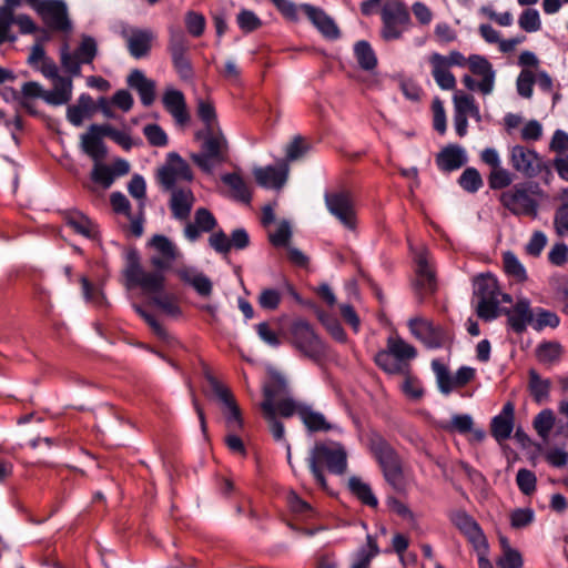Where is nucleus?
<instances>
[{
	"label": "nucleus",
	"mask_w": 568,
	"mask_h": 568,
	"mask_svg": "<svg viewBox=\"0 0 568 568\" xmlns=\"http://www.w3.org/2000/svg\"><path fill=\"white\" fill-rule=\"evenodd\" d=\"M123 275L128 288L140 287L151 297V303L165 315L171 317L181 315L176 296L165 292V275L161 272H146L140 263L136 251L126 253Z\"/></svg>",
	"instance_id": "f257e3e1"
},
{
	"label": "nucleus",
	"mask_w": 568,
	"mask_h": 568,
	"mask_svg": "<svg viewBox=\"0 0 568 568\" xmlns=\"http://www.w3.org/2000/svg\"><path fill=\"white\" fill-rule=\"evenodd\" d=\"M196 113L205 128L197 134L203 139L202 152L192 154L191 159L202 171L212 173L216 165L227 161V140L217 124L215 108L210 99H196Z\"/></svg>",
	"instance_id": "f03ea898"
},
{
	"label": "nucleus",
	"mask_w": 568,
	"mask_h": 568,
	"mask_svg": "<svg viewBox=\"0 0 568 568\" xmlns=\"http://www.w3.org/2000/svg\"><path fill=\"white\" fill-rule=\"evenodd\" d=\"M322 465H325L329 473L343 475L347 468V453L344 446L336 442L318 443L314 446L308 458L310 469L316 483L323 488H327Z\"/></svg>",
	"instance_id": "7ed1b4c3"
},
{
	"label": "nucleus",
	"mask_w": 568,
	"mask_h": 568,
	"mask_svg": "<svg viewBox=\"0 0 568 568\" xmlns=\"http://www.w3.org/2000/svg\"><path fill=\"white\" fill-rule=\"evenodd\" d=\"M368 448L382 468L385 480L398 493L406 490L402 460L395 449L379 434L368 437Z\"/></svg>",
	"instance_id": "20e7f679"
},
{
	"label": "nucleus",
	"mask_w": 568,
	"mask_h": 568,
	"mask_svg": "<svg viewBox=\"0 0 568 568\" xmlns=\"http://www.w3.org/2000/svg\"><path fill=\"white\" fill-rule=\"evenodd\" d=\"M500 290L493 274H480L474 281V296L477 298L476 313L485 321L498 316Z\"/></svg>",
	"instance_id": "39448f33"
},
{
	"label": "nucleus",
	"mask_w": 568,
	"mask_h": 568,
	"mask_svg": "<svg viewBox=\"0 0 568 568\" xmlns=\"http://www.w3.org/2000/svg\"><path fill=\"white\" fill-rule=\"evenodd\" d=\"M558 416L550 408L541 409L532 419V428L547 443L551 435L568 438V398L557 406Z\"/></svg>",
	"instance_id": "423d86ee"
},
{
	"label": "nucleus",
	"mask_w": 568,
	"mask_h": 568,
	"mask_svg": "<svg viewBox=\"0 0 568 568\" xmlns=\"http://www.w3.org/2000/svg\"><path fill=\"white\" fill-rule=\"evenodd\" d=\"M381 34L386 41L399 39L410 23L409 11L402 0H386L381 10Z\"/></svg>",
	"instance_id": "0eeeda50"
},
{
	"label": "nucleus",
	"mask_w": 568,
	"mask_h": 568,
	"mask_svg": "<svg viewBox=\"0 0 568 568\" xmlns=\"http://www.w3.org/2000/svg\"><path fill=\"white\" fill-rule=\"evenodd\" d=\"M290 342L304 356L318 361L325 355V345L306 321H295L290 327Z\"/></svg>",
	"instance_id": "6e6552de"
},
{
	"label": "nucleus",
	"mask_w": 568,
	"mask_h": 568,
	"mask_svg": "<svg viewBox=\"0 0 568 568\" xmlns=\"http://www.w3.org/2000/svg\"><path fill=\"white\" fill-rule=\"evenodd\" d=\"M98 55V42L88 34L81 36V41L73 52L69 51L68 44L61 48L60 62L62 68L72 77L81 75L82 64H92Z\"/></svg>",
	"instance_id": "1a4fd4ad"
},
{
	"label": "nucleus",
	"mask_w": 568,
	"mask_h": 568,
	"mask_svg": "<svg viewBox=\"0 0 568 568\" xmlns=\"http://www.w3.org/2000/svg\"><path fill=\"white\" fill-rule=\"evenodd\" d=\"M205 377L212 393L222 406L227 429L231 432L242 429L244 425L242 413L231 389L219 382L210 372L205 373Z\"/></svg>",
	"instance_id": "9d476101"
},
{
	"label": "nucleus",
	"mask_w": 568,
	"mask_h": 568,
	"mask_svg": "<svg viewBox=\"0 0 568 568\" xmlns=\"http://www.w3.org/2000/svg\"><path fill=\"white\" fill-rule=\"evenodd\" d=\"M327 211L347 230H355L356 210L352 194L345 190L329 191L324 194Z\"/></svg>",
	"instance_id": "9b49d317"
},
{
	"label": "nucleus",
	"mask_w": 568,
	"mask_h": 568,
	"mask_svg": "<svg viewBox=\"0 0 568 568\" xmlns=\"http://www.w3.org/2000/svg\"><path fill=\"white\" fill-rule=\"evenodd\" d=\"M37 13L52 31L68 33L72 30L68 7L63 0H43L37 8Z\"/></svg>",
	"instance_id": "f8f14e48"
},
{
	"label": "nucleus",
	"mask_w": 568,
	"mask_h": 568,
	"mask_svg": "<svg viewBox=\"0 0 568 568\" xmlns=\"http://www.w3.org/2000/svg\"><path fill=\"white\" fill-rule=\"evenodd\" d=\"M513 169L526 178H535L545 169L542 158L532 149L515 145L509 151Z\"/></svg>",
	"instance_id": "ddd939ff"
},
{
	"label": "nucleus",
	"mask_w": 568,
	"mask_h": 568,
	"mask_svg": "<svg viewBox=\"0 0 568 568\" xmlns=\"http://www.w3.org/2000/svg\"><path fill=\"white\" fill-rule=\"evenodd\" d=\"M500 202L515 215L536 216L537 214L538 204L524 185L517 184L503 192Z\"/></svg>",
	"instance_id": "4468645a"
},
{
	"label": "nucleus",
	"mask_w": 568,
	"mask_h": 568,
	"mask_svg": "<svg viewBox=\"0 0 568 568\" xmlns=\"http://www.w3.org/2000/svg\"><path fill=\"white\" fill-rule=\"evenodd\" d=\"M410 333L429 348H439L448 339V334L440 325H435L427 318L415 317L408 322Z\"/></svg>",
	"instance_id": "2eb2a0df"
},
{
	"label": "nucleus",
	"mask_w": 568,
	"mask_h": 568,
	"mask_svg": "<svg viewBox=\"0 0 568 568\" xmlns=\"http://www.w3.org/2000/svg\"><path fill=\"white\" fill-rule=\"evenodd\" d=\"M169 160V164L159 171V181L165 190L174 189L178 181L192 180L190 165L178 153H170Z\"/></svg>",
	"instance_id": "dca6fc26"
},
{
	"label": "nucleus",
	"mask_w": 568,
	"mask_h": 568,
	"mask_svg": "<svg viewBox=\"0 0 568 568\" xmlns=\"http://www.w3.org/2000/svg\"><path fill=\"white\" fill-rule=\"evenodd\" d=\"M450 520L475 549H486L487 539L478 523L470 515L464 510H456L450 514Z\"/></svg>",
	"instance_id": "f3484780"
},
{
	"label": "nucleus",
	"mask_w": 568,
	"mask_h": 568,
	"mask_svg": "<svg viewBox=\"0 0 568 568\" xmlns=\"http://www.w3.org/2000/svg\"><path fill=\"white\" fill-rule=\"evenodd\" d=\"M104 133L103 124H91L85 133L80 138V146L83 153L97 161H103L106 158L108 149L103 142Z\"/></svg>",
	"instance_id": "a211bd4d"
},
{
	"label": "nucleus",
	"mask_w": 568,
	"mask_h": 568,
	"mask_svg": "<svg viewBox=\"0 0 568 568\" xmlns=\"http://www.w3.org/2000/svg\"><path fill=\"white\" fill-rule=\"evenodd\" d=\"M162 104L178 125L183 126L189 123L191 116L182 91L166 88L162 95Z\"/></svg>",
	"instance_id": "6ab92c4d"
},
{
	"label": "nucleus",
	"mask_w": 568,
	"mask_h": 568,
	"mask_svg": "<svg viewBox=\"0 0 568 568\" xmlns=\"http://www.w3.org/2000/svg\"><path fill=\"white\" fill-rule=\"evenodd\" d=\"M288 171V164L281 161L276 165L255 168L253 174L258 185L266 189H281L287 180Z\"/></svg>",
	"instance_id": "aec40b11"
},
{
	"label": "nucleus",
	"mask_w": 568,
	"mask_h": 568,
	"mask_svg": "<svg viewBox=\"0 0 568 568\" xmlns=\"http://www.w3.org/2000/svg\"><path fill=\"white\" fill-rule=\"evenodd\" d=\"M301 10L322 33L323 37L335 40L339 38V29L334 20L321 8L310 3H302Z\"/></svg>",
	"instance_id": "412c9836"
},
{
	"label": "nucleus",
	"mask_w": 568,
	"mask_h": 568,
	"mask_svg": "<svg viewBox=\"0 0 568 568\" xmlns=\"http://www.w3.org/2000/svg\"><path fill=\"white\" fill-rule=\"evenodd\" d=\"M126 47L134 59H141L149 54L154 33L148 29H132L125 34Z\"/></svg>",
	"instance_id": "4be33fe9"
},
{
	"label": "nucleus",
	"mask_w": 568,
	"mask_h": 568,
	"mask_svg": "<svg viewBox=\"0 0 568 568\" xmlns=\"http://www.w3.org/2000/svg\"><path fill=\"white\" fill-rule=\"evenodd\" d=\"M428 62L432 67V75L436 84L442 90H454L456 88V78L450 72V67L447 65L445 55L440 53H432L428 58Z\"/></svg>",
	"instance_id": "5701e85b"
},
{
	"label": "nucleus",
	"mask_w": 568,
	"mask_h": 568,
	"mask_svg": "<svg viewBox=\"0 0 568 568\" xmlns=\"http://www.w3.org/2000/svg\"><path fill=\"white\" fill-rule=\"evenodd\" d=\"M514 405L508 402L500 414L491 419L490 432L497 442H504L510 437L514 430Z\"/></svg>",
	"instance_id": "b1692460"
},
{
	"label": "nucleus",
	"mask_w": 568,
	"mask_h": 568,
	"mask_svg": "<svg viewBox=\"0 0 568 568\" xmlns=\"http://www.w3.org/2000/svg\"><path fill=\"white\" fill-rule=\"evenodd\" d=\"M467 162L465 150L457 144H449L436 156V164L443 172H453Z\"/></svg>",
	"instance_id": "393cba45"
},
{
	"label": "nucleus",
	"mask_w": 568,
	"mask_h": 568,
	"mask_svg": "<svg viewBox=\"0 0 568 568\" xmlns=\"http://www.w3.org/2000/svg\"><path fill=\"white\" fill-rule=\"evenodd\" d=\"M170 209L174 219L185 221L190 216L195 202L190 189H171Z\"/></svg>",
	"instance_id": "a878e982"
},
{
	"label": "nucleus",
	"mask_w": 568,
	"mask_h": 568,
	"mask_svg": "<svg viewBox=\"0 0 568 568\" xmlns=\"http://www.w3.org/2000/svg\"><path fill=\"white\" fill-rule=\"evenodd\" d=\"M217 222L213 214L205 207L196 210L194 215V223H187L184 229L185 237L194 242L196 241L201 232H211L215 229Z\"/></svg>",
	"instance_id": "bb28decb"
},
{
	"label": "nucleus",
	"mask_w": 568,
	"mask_h": 568,
	"mask_svg": "<svg viewBox=\"0 0 568 568\" xmlns=\"http://www.w3.org/2000/svg\"><path fill=\"white\" fill-rule=\"evenodd\" d=\"M128 84L136 90L143 105L150 106L154 102L155 82L148 79L142 71L133 70L128 77Z\"/></svg>",
	"instance_id": "cd10ccee"
},
{
	"label": "nucleus",
	"mask_w": 568,
	"mask_h": 568,
	"mask_svg": "<svg viewBox=\"0 0 568 568\" xmlns=\"http://www.w3.org/2000/svg\"><path fill=\"white\" fill-rule=\"evenodd\" d=\"M508 324L518 334L526 331L527 325L532 322L534 314L527 298L518 300L513 310L507 312Z\"/></svg>",
	"instance_id": "c85d7f7f"
},
{
	"label": "nucleus",
	"mask_w": 568,
	"mask_h": 568,
	"mask_svg": "<svg viewBox=\"0 0 568 568\" xmlns=\"http://www.w3.org/2000/svg\"><path fill=\"white\" fill-rule=\"evenodd\" d=\"M416 284L418 288L425 293H433L435 291V275L429 263L428 253L420 251L416 255Z\"/></svg>",
	"instance_id": "c756f323"
},
{
	"label": "nucleus",
	"mask_w": 568,
	"mask_h": 568,
	"mask_svg": "<svg viewBox=\"0 0 568 568\" xmlns=\"http://www.w3.org/2000/svg\"><path fill=\"white\" fill-rule=\"evenodd\" d=\"M72 80L61 77L53 80V89L43 92V100L51 105L68 103L72 97Z\"/></svg>",
	"instance_id": "7c9ffc66"
},
{
	"label": "nucleus",
	"mask_w": 568,
	"mask_h": 568,
	"mask_svg": "<svg viewBox=\"0 0 568 568\" xmlns=\"http://www.w3.org/2000/svg\"><path fill=\"white\" fill-rule=\"evenodd\" d=\"M298 416L304 426L311 433L328 432L336 428L333 424L327 422L326 417L322 413L314 410L307 405L300 408Z\"/></svg>",
	"instance_id": "2f4dec72"
},
{
	"label": "nucleus",
	"mask_w": 568,
	"mask_h": 568,
	"mask_svg": "<svg viewBox=\"0 0 568 568\" xmlns=\"http://www.w3.org/2000/svg\"><path fill=\"white\" fill-rule=\"evenodd\" d=\"M286 396H288L287 382L283 376L275 374L270 383L264 386V400L262 403L268 402L271 407L275 408V402Z\"/></svg>",
	"instance_id": "473e14b6"
},
{
	"label": "nucleus",
	"mask_w": 568,
	"mask_h": 568,
	"mask_svg": "<svg viewBox=\"0 0 568 568\" xmlns=\"http://www.w3.org/2000/svg\"><path fill=\"white\" fill-rule=\"evenodd\" d=\"M375 363L388 374H406L408 369L407 363H402L387 348L375 355Z\"/></svg>",
	"instance_id": "72a5a7b5"
},
{
	"label": "nucleus",
	"mask_w": 568,
	"mask_h": 568,
	"mask_svg": "<svg viewBox=\"0 0 568 568\" xmlns=\"http://www.w3.org/2000/svg\"><path fill=\"white\" fill-rule=\"evenodd\" d=\"M348 488L363 504L369 507H377L378 500L373 494L371 486L359 477L352 476L348 479Z\"/></svg>",
	"instance_id": "f704fd0d"
},
{
	"label": "nucleus",
	"mask_w": 568,
	"mask_h": 568,
	"mask_svg": "<svg viewBox=\"0 0 568 568\" xmlns=\"http://www.w3.org/2000/svg\"><path fill=\"white\" fill-rule=\"evenodd\" d=\"M223 183H225L233 192V196L242 201L244 203H250L252 200L251 191L243 180V178L237 173H227L222 176Z\"/></svg>",
	"instance_id": "c9c22d12"
},
{
	"label": "nucleus",
	"mask_w": 568,
	"mask_h": 568,
	"mask_svg": "<svg viewBox=\"0 0 568 568\" xmlns=\"http://www.w3.org/2000/svg\"><path fill=\"white\" fill-rule=\"evenodd\" d=\"M387 349L402 363L416 357V348L398 336H390L387 339Z\"/></svg>",
	"instance_id": "e433bc0d"
},
{
	"label": "nucleus",
	"mask_w": 568,
	"mask_h": 568,
	"mask_svg": "<svg viewBox=\"0 0 568 568\" xmlns=\"http://www.w3.org/2000/svg\"><path fill=\"white\" fill-rule=\"evenodd\" d=\"M67 223L74 232L85 237H94L98 233L95 224L80 212L70 213L67 216Z\"/></svg>",
	"instance_id": "4c0bfd02"
},
{
	"label": "nucleus",
	"mask_w": 568,
	"mask_h": 568,
	"mask_svg": "<svg viewBox=\"0 0 568 568\" xmlns=\"http://www.w3.org/2000/svg\"><path fill=\"white\" fill-rule=\"evenodd\" d=\"M551 383L541 378L535 371L529 372V389L534 400L542 404L548 400Z\"/></svg>",
	"instance_id": "58836bf2"
},
{
	"label": "nucleus",
	"mask_w": 568,
	"mask_h": 568,
	"mask_svg": "<svg viewBox=\"0 0 568 568\" xmlns=\"http://www.w3.org/2000/svg\"><path fill=\"white\" fill-rule=\"evenodd\" d=\"M432 368L440 393L444 395L452 393V390L456 388L455 376L449 373L447 366L439 359H434L432 362Z\"/></svg>",
	"instance_id": "ea45409f"
},
{
	"label": "nucleus",
	"mask_w": 568,
	"mask_h": 568,
	"mask_svg": "<svg viewBox=\"0 0 568 568\" xmlns=\"http://www.w3.org/2000/svg\"><path fill=\"white\" fill-rule=\"evenodd\" d=\"M354 53L359 67L366 71H371L377 65L376 54L367 41H358L354 45Z\"/></svg>",
	"instance_id": "a19ab883"
},
{
	"label": "nucleus",
	"mask_w": 568,
	"mask_h": 568,
	"mask_svg": "<svg viewBox=\"0 0 568 568\" xmlns=\"http://www.w3.org/2000/svg\"><path fill=\"white\" fill-rule=\"evenodd\" d=\"M454 113L470 115L477 121L480 120V112L475 104L474 98L463 92H456L454 94Z\"/></svg>",
	"instance_id": "79ce46f5"
},
{
	"label": "nucleus",
	"mask_w": 568,
	"mask_h": 568,
	"mask_svg": "<svg viewBox=\"0 0 568 568\" xmlns=\"http://www.w3.org/2000/svg\"><path fill=\"white\" fill-rule=\"evenodd\" d=\"M90 179L93 183L106 190L113 184L114 174L110 165L103 163L102 161H97L93 164Z\"/></svg>",
	"instance_id": "37998d69"
},
{
	"label": "nucleus",
	"mask_w": 568,
	"mask_h": 568,
	"mask_svg": "<svg viewBox=\"0 0 568 568\" xmlns=\"http://www.w3.org/2000/svg\"><path fill=\"white\" fill-rule=\"evenodd\" d=\"M562 355V346L558 342H545L538 345L536 356L544 364L559 362Z\"/></svg>",
	"instance_id": "c03bdc74"
},
{
	"label": "nucleus",
	"mask_w": 568,
	"mask_h": 568,
	"mask_svg": "<svg viewBox=\"0 0 568 568\" xmlns=\"http://www.w3.org/2000/svg\"><path fill=\"white\" fill-rule=\"evenodd\" d=\"M503 263L505 272L517 282L527 280L526 268L513 252L508 251L503 254Z\"/></svg>",
	"instance_id": "a18cd8bd"
},
{
	"label": "nucleus",
	"mask_w": 568,
	"mask_h": 568,
	"mask_svg": "<svg viewBox=\"0 0 568 568\" xmlns=\"http://www.w3.org/2000/svg\"><path fill=\"white\" fill-rule=\"evenodd\" d=\"M261 408L263 412V416L268 424V428H270V432L272 433L273 438L277 442L285 440L284 425L275 416V408H272L271 404L268 402L262 403Z\"/></svg>",
	"instance_id": "49530a36"
},
{
	"label": "nucleus",
	"mask_w": 568,
	"mask_h": 568,
	"mask_svg": "<svg viewBox=\"0 0 568 568\" xmlns=\"http://www.w3.org/2000/svg\"><path fill=\"white\" fill-rule=\"evenodd\" d=\"M14 13L10 9H0V45L6 42H14L16 33L12 31Z\"/></svg>",
	"instance_id": "de8ad7c7"
},
{
	"label": "nucleus",
	"mask_w": 568,
	"mask_h": 568,
	"mask_svg": "<svg viewBox=\"0 0 568 568\" xmlns=\"http://www.w3.org/2000/svg\"><path fill=\"white\" fill-rule=\"evenodd\" d=\"M168 49L172 59L186 57L190 42L182 31H171Z\"/></svg>",
	"instance_id": "09e8293b"
},
{
	"label": "nucleus",
	"mask_w": 568,
	"mask_h": 568,
	"mask_svg": "<svg viewBox=\"0 0 568 568\" xmlns=\"http://www.w3.org/2000/svg\"><path fill=\"white\" fill-rule=\"evenodd\" d=\"M367 546L368 549L363 548L357 552V557L351 568H369L372 559L378 555L379 549L371 536H367Z\"/></svg>",
	"instance_id": "8fccbe9b"
},
{
	"label": "nucleus",
	"mask_w": 568,
	"mask_h": 568,
	"mask_svg": "<svg viewBox=\"0 0 568 568\" xmlns=\"http://www.w3.org/2000/svg\"><path fill=\"white\" fill-rule=\"evenodd\" d=\"M459 185L467 192L475 193L483 186V179L475 168H467L458 180Z\"/></svg>",
	"instance_id": "3c124183"
},
{
	"label": "nucleus",
	"mask_w": 568,
	"mask_h": 568,
	"mask_svg": "<svg viewBox=\"0 0 568 568\" xmlns=\"http://www.w3.org/2000/svg\"><path fill=\"white\" fill-rule=\"evenodd\" d=\"M185 28L187 32L195 38L204 33L206 21L202 13L187 11L184 17Z\"/></svg>",
	"instance_id": "603ef678"
},
{
	"label": "nucleus",
	"mask_w": 568,
	"mask_h": 568,
	"mask_svg": "<svg viewBox=\"0 0 568 568\" xmlns=\"http://www.w3.org/2000/svg\"><path fill=\"white\" fill-rule=\"evenodd\" d=\"M143 134L152 146L163 148L169 143L168 134L159 124H146Z\"/></svg>",
	"instance_id": "864d4df0"
},
{
	"label": "nucleus",
	"mask_w": 568,
	"mask_h": 568,
	"mask_svg": "<svg viewBox=\"0 0 568 568\" xmlns=\"http://www.w3.org/2000/svg\"><path fill=\"white\" fill-rule=\"evenodd\" d=\"M43 90L42 87L34 81L26 82L23 83L21 91L18 92L17 90H11L10 94L11 98L16 101H23V99L32 100L36 98H42L43 99Z\"/></svg>",
	"instance_id": "5fc2aeb1"
},
{
	"label": "nucleus",
	"mask_w": 568,
	"mask_h": 568,
	"mask_svg": "<svg viewBox=\"0 0 568 568\" xmlns=\"http://www.w3.org/2000/svg\"><path fill=\"white\" fill-rule=\"evenodd\" d=\"M536 475L526 468H520L516 475V484L524 495H531L536 490Z\"/></svg>",
	"instance_id": "6e6d98bb"
},
{
	"label": "nucleus",
	"mask_w": 568,
	"mask_h": 568,
	"mask_svg": "<svg viewBox=\"0 0 568 568\" xmlns=\"http://www.w3.org/2000/svg\"><path fill=\"white\" fill-rule=\"evenodd\" d=\"M150 244L159 255H163L166 258H173L175 260L178 257V250L175 245L164 235H154Z\"/></svg>",
	"instance_id": "4d7b16f0"
},
{
	"label": "nucleus",
	"mask_w": 568,
	"mask_h": 568,
	"mask_svg": "<svg viewBox=\"0 0 568 568\" xmlns=\"http://www.w3.org/2000/svg\"><path fill=\"white\" fill-rule=\"evenodd\" d=\"M473 417L468 414H456L452 416L449 424L443 428L447 432H458L460 434L469 433L473 429Z\"/></svg>",
	"instance_id": "13d9d810"
},
{
	"label": "nucleus",
	"mask_w": 568,
	"mask_h": 568,
	"mask_svg": "<svg viewBox=\"0 0 568 568\" xmlns=\"http://www.w3.org/2000/svg\"><path fill=\"white\" fill-rule=\"evenodd\" d=\"M519 27L526 32H536L541 28L540 17L536 9H526L518 19Z\"/></svg>",
	"instance_id": "bf43d9fd"
},
{
	"label": "nucleus",
	"mask_w": 568,
	"mask_h": 568,
	"mask_svg": "<svg viewBox=\"0 0 568 568\" xmlns=\"http://www.w3.org/2000/svg\"><path fill=\"white\" fill-rule=\"evenodd\" d=\"M276 10L288 21L297 22L300 20L298 10L301 4H296L292 0H271Z\"/></svg>",
	"instance_id": "052dcab7"
},
{
	"label": "nucleus",
	"mask_w": 568,
	"mask_h": 568,
	"mask_svg": "<svg viewBox=\"0 0 568 568\" xmlns=\"http://www.w3.org/2000/svg\"><path fill=\"white\" fill-rule=\"evenodd\" d=\"M305 404H298L294 402L290 396L283 397L275 402V416L280 415L282 417L288 418L294 414L298 415V410L301 407H304Z\"/></svg>",
	"instance_id": "680f3d73"
},
{
	"label": "nucleus",
	"mask_w": 568,
	"mask_h": 568,
	"mask_svg": "<svg viewBox=\"0 0 568 568\" xmlns=\"http://www.w3.org/2000/svg\"><path fill=\"white\" fill-rule=\"evenodd\" d=\"M282 295L275 288H264L261 291L257 302L264 310H276L281 303Z\"/></svg>",
	"instance_id": "e2e57ef3"
},
{
	"label": "nucleus",
	"mask_w": 568,
	"mask_h": 568,
	"mask_svg": "<svg viewBox=\"0 0 568 568\" xmlns=\"http://www.w3.org/2000/svg\"><path fill=\"white\" fill-rule=\"evenodd\" d=\"M104 125V133L108 138H110L112 141H114L116 144L122 146L125 151H129L132 149V146L135 144L132 138L124 131H120L114 129L110 124H103ZM139 142L138 144H140Z\"/></svg>",
	"instance_id": "0e129e2a"
},
{
	"label": "nucleus",
	"mask_w": 568,
	"mask_h": 568,
	"mask_svg": "<svg viewBox=\"0 0 568 568\" xmlns=\"http://www.w3.org/2000/svg\"><path fill=\"white\" fill-rule=\"evenodd\" d=\"M488 182L490 189L499 190L510 185L513 179L507 170L498 166L490 172Z\"/></svg>",
	"instance_id": "69168bd1"
},
{
	"label": "nucleus",
	"mask_w": 568,
	"mask_h": 568,
	"mask_svg": "<svg viewBox=\"0 0 568 568\" xmlns=\"http://www.w3.org/2000/svg\"><path fill=\"white\" fill-rule=\"evenodd\" d=\"M499 568H521L523 557L520 552L514 548H507L501 557L497 560Z\"/></svg>",
	"instance_id": "338daca9"
},
{
	"label": "nucleus",
	"mask_w": 568,
	"mask_h": 568,
	"mask_svg": "<svg viewBox=\"0 0 568 568\" xmlns=\"http://www.w3.org/2000/svg\"><path fill=\"white\" fill-rule=\"evenodd\" d=\"M554 227L559 236L568 234V203H562L554 216Z\"/></svg>",
	"instance_id": "774afa93"
}]
</instances>
